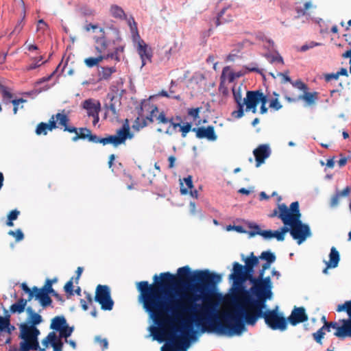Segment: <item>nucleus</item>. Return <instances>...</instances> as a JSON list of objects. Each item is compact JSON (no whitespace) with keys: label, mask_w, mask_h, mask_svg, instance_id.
I'll return each instance as SVG.
<instances>
[{"label":"nucleus","mask_w":351,"mask_h":351,"mask_svg":"<svg viewBox=\"0 0 351 351\" xmlns=\"http://www.w3.org/2000/svg\"><path fill=\"white\" fill-rule=\"evenodd\" d=\"M154 282L136 283L138 298L153 322L163 332L169 324V313L173 317L192 314V321L202 332H217L228 336L241 334V264L235 262L229 280L232 284L226 293L213 294L221 276L208 270H195L189 266L180 267L177 275L164 272L154 275Z\"/></svg>","instance_id":"obj_1"},{"label":"nucleus","mask_w":351,"mask_h":351,"mask_svg":"<svg viewBox=\"0 0 351 351\" xmlns=\"http://www.w3.org/2000/svg\"><path fill=\"white\" fill-rule=\"evenodd\" d=\"M273 295V292L245 295L243 286V333L247 330V325L254 326L259 318H264L266 324L273 330L287 328V322L278 314L277 309L267 308V301L271 300Z\"/></svg>","instance_id":"obj_2"},{"label":"nucleus","mask_w":351,"mask_h":351,"mask_svg":"<svg viewBox=\"0 0 351 351\" xmlns=\"http://www.w3.org/2000/svg\"><path fill=\"white\" fill-rule=\"evenodd\" d=\"M284 225L283 227L275 231L271 230H262L258 224L243 220V233L247 234L249 238L260 235L265 240L276 238L278 241H283L285 234L289 232L298 245L302 244L308 238L312 237L310 226L307 223H302L300 219L295 218L293 221L288 223H284Z\"/></svg>","instance_id":"obj_3"},{"label":"nucleus","mask_w":351,"mask_h":351,"mask_svg":"<svg viewBox=\"0 0 351 351\" xmlns=\"http://www.w3.org/2000/svg\"><path fill=\"white\" fill-rule=\"evenodd\" d=\"M38 313L35 312L32 306L26 308L27 317L26 322L20 325L19 337L23 339L20 343V351L36 350L39 348L38 336L40 334V330L36 326L43 322L42 316Z\"/></svg>","instance_id":"obj_4"},{"label":"nucleus","mask_w":351,"mask_h":351,"mask_svg":"<svg viewBox=\"0 0 351 351\" xmlns=\"http://www.w3.org/2000/svg\"><path fill=\"white\" fill-rule=\"evenodd\" d=\"M271 264L269 263V262H265L262 265L261 268L258 271V275L256 276L254 287H250L249 289H246L245 287H244L245 295L265 294L273 292V283L271 277H265V271L270 268Z\"/></svg>","instance_id":"obj_5"},{"label":"nucleus","mask_w":351,"mask_h":351,"mask_svg":"<svg viewBox=\"0 0 351 351\" xmlns=\"http://www.w3.org/2000/svg\"><path fill=\"white\" fill-rule=\"evenodd\" d=\"M74 330L73 326H69L66 324L58 332L59 335H57L56 332L52 331L49 332L46 337L42 341V344L48 348L49 345L53 348V351H62L64 343L62 341V338L67 339L70 337Z\"/></svg>","instance_id":"obj_6"},{"label":"nucleus","mask_w":351,"mask_h":351,"mask_svg":"<svg viewBox=\"0 0 351 351\" xmlns=\"http://www.w3.org/2000/svg\"><path fill=\"white\" fill-rule=\"evenodd\" d=\"M243 286L246 282H248L251 287H254L256 276H254V267H256L259 263L258 257L256 256L253 252H251L249 256L244 257L243 256Z\"/></svg>","instance_id":"obj_7"},{"label":"nucleus","mask_w":351,"mask_h":351,"mask_svg":"<svg viewBox=\"0 0 351 351\" xmlns=\"http://www.w3.org/2000/svg\"><path fill=\"white\" fill-rule=\"evenodd\" d=\"M133 134L130 132V128L128 123H124L121 128L118 129L114 135H109L102 138V145L112 144L114 147H117L121 144H125L127 139H131Z\"/></svg>","instance_id":"obj_8"},{"label":"nucleus","mask_w":351,"mask_h":351,"mask_svg":"<svg viewBox=\"0 0 351 351\" xmlns=\"http://www.w3.org/2000/svg\"><path fill=\"white\" fill-rule=\"evenodd\" d=\"M140 110L141 117H137L136 123L139 127L144 128L154 122V117H156L158 108L156 106L151 104L149 101H143Z\"/></svg>","instance_id":"obj_9"},{"label":"nucleus","mask_w":351,"mask_h":351,"mask_svg":"<svg viewBox=\"0 0 351 351\" xmlns=\"http://www.w3.org/2000/svg\"><path fill=\"white\" fill-rule=\"evenodd\" d=\"M95 301L101 305L104 311H111L114 301L111 298L110 289L108 285H98L95 290Z\"/></svg>","instance_id":"obj_10"},{"label":"nucleus","mask_w":351,"mask_h":351,"mask_svg":"<svg viewBox=\"0 0 351 351\" xmlns=\"http://www.w3.org/2000/svg\"><path fill=\"white\" fill-rule=\"evenodd\" d=\"M278 210L279 214L278 217L282 220L283 223H288L295 218H301L299 203L298 202H292L289 208L284 204H280Z\"/></svg>","instance_id":"obj_11"},{"label":"nucleus","mask_w":351,"mask_h":351,"mask_svg":"<svg viewBox=\"0 0 351 351\" xmlns=\"http://www.w3.org/2000/svg\"><path fill=\"white\" fill-rule=\"evenodd\" d=\"M241 77V71L234 73L230 66H225L220 77V84L219 90L223 95H228V88L225 86V83H232L237 78Z\"/></svg>","instance_id":"obj_12"},{"label":"nucleus","mask_w":351,"mask_h":351,"mask_svg":"<svg viewBox=\"0 0 351 351\" xmlns=\"http://www.w3.org/2000/svg\"><path fill=\"white\" fill-rule=\"evenodd\" d=\"M99 35L94 36L93 39L95 43V49L97 54L104 55L107 51L110 40L107 39L104 28L99 29Z\"/></svg>","instance_id":"obj_13"},{"label":"nucleus","mask_w":351,"mask_h":351,"mask_svg":"<svg viewBox=\"0 0 351 351\" xmlns=\"http://www.w3.org/2000/svg\"><path fill=\"white\" fill-rule=\"evenodd\" d=\"M189 340L184 337H174L171 343L162 346L161 351H186L189 347Z\"/></svg>","instance_id":"obj_14"},{"label":"nucleus","mask_w":351,"mask_h":351,"mask_svg":"<svg viewBox=\"0 0 351 351\" xmlns=\"http://www.w3.org/2000/svg\"><path fill=\"white\" fill-rule=\"evenodd\" d=\"M261 90L247 91L246 97L243 99V106L245 105L246 110H251L253 113L256 112V106L261 99Z\"/></svg>","instance_id":"obj_15"},{"label":"nucleus","mask_w":351,"mask_h":351,"mask_svg":"<svg viewBox=\"0 0 351 351\" xmlns=\"http://www.w3.org/2000/svg\"><path fill=\"white\" fill-rule=\"evenodd\" d=\"M341 322L343 323L341 326H339L337 322H330L331 328L336 330L334 335L341 339L346 337H351V321L342 319Z\"/></svg>","instance_id":"obj_16"},{"label":"nucleus","mask_w":351,"mask_h":351,"mask_svg":"<svg viewBox=\"0 0 351 351\" xmlns=\"http://www.w3.org/2000/svg\"><path fill=\"white\" fill-rule=\"evenodd\" d=\"M170 126L167 128L165 133L169 135H172L174 132H176V129L179 128V130L181 132L182 138H185L187 134L191 130V123L189 122L184 123L181 125L180 123L174 121L173 117H171L169 121Z\"/></svg>","instance_id":"obj_17"},{"label":"nucleus","mask_w":351,"mask_h":351,"mask_svg":"<svg viewBox=\"0 0 351 351\" xmlns=\"http://www.w3.org/2000/svg\"><path fill=\"white\" fill-rule=\"evenodd\" d=\"M191 131L195 132L197 138H206L211 141H215L217 138L215 128L212 125L208 127L191 128Z\"/></svg>","instance_id":"obj_18"},{"label":"nucleus","mask_w":351,"mask_h":351,"mask_svg":"<svg viewBox=\"0 0 351 351\" xmlns=\"http://www.w3.org/2000/svg\"><path fill=\"white\" fill-rule=\"evenodd\" d=\"M232 91L237 104V110L231 113V119L234 120L241 117V84H234Z\"/></svg>","instance_id":"obj_19"},{"label":"nucleus","mask_w":351,"mask_h":351,"mask_svg":"<svg viewBox=\"0 0 351 351\" xmlns=\"http://www.w3.org/2000/svg\"><path fill=\"white\" fill-rule=\"evenodd\" d=\"M288 319L292 326H296L300 323L306 322L308 316L304 307H295Z\"/></svg>","instance_id":"obj_20"},{"label":"nucleus","mask_w":351,"mask_h":351,"mask_svg":"<svg viewBox=\"0 0 351 351\" xmlns=\"http://www.w3.org/2000/svg\"><path fill=\"white\" fill-rule=\"evenodd\" d=\"M271 154V150L268 145H261L254 150V155L256 158V167H260L264 163L265 160Z\"/></svg>","instance_id":"obj_21"},{"label":"nucleus","mask_w":351,"mask_h":351,"mask_svg":"<svg viewBox=\"0 0 351 351\" xmlns=\"http://www.w3.org/2000/svg\"><path fill=\"white\" fill-rule=\"evenodd\" d=\"M82 108L86 110L88 117L93 116L101 111V104L99 101L94 99H88L82 103Z\"/></svg>","instance_id":"obj_22"},{"label":"nucleus","mask_w":351,"mask_h":351,"mask_svg":"<svg viewBox=\"0 0 351 351\" xmlns=\"http://www.w3.org/2000/svg\"><path fill=\"white\" fill-rule=\"evenodd\" d=\"M137 51L142 60V66L146 64L147 60L151 62L152 52L151 49L148 47L144 40L141 39L138 40Z\"/></svg>","instance_id":"obj_23"},{"label":"nucleus","mask_w":351,"mask_h":351,"mask_svg":"<svg viewBox=\"0 0 351 351\" xmlns=\"http://www.w3.org/2000/svg\"><path fill=\"white\" fill-rule=\"evenodd\" d=\"M55 117L58 125L64 127V131L69 133L76 132L77 130V128L68 125L69 119L66 114L64 113H57Z\"/></svg>","instance_id":"obj_24"},{"label":"nucleus","mask_w":351,"mask_h":351,"mask_svg":"<svg viewBox=\"0 0 351 351\" xmlns=\"http://www.w3.org/2000/svg\"><path fill=\"white\" fill-rule=\"evenodd\" d=\"M340 261V255L335 247H332L329 254V261H326L327 267L335 268Z\"/></svg>","instance_id":"obj_25"},{"label":"nucleus","mask_w":351,"mask_h":351,"mask_svg":"<svg viewBox=\"0 0 351 351\" xmlns=\"http://www.w3.org/2000/svg\"><path fill=\"white\" fill-rule=\"evenodd\" d=\"M30 300H27V299L24 298H20L17 300L15 303L12 304L10 307V311L12 313H18L21 314L26 311V306L27 302H29Z\"/></svg>","instance_id":"obj_26"},{"label":"nucleus","mask_w":351,"mask_h":351,"mask_svg":"<svg viewBox=\"0 0 351 351\" xmlns=\"http://www.w3.org/2000/svg\"><path fill=\"white\" fill-rule=\"evenodd\" d=\"M47 293L43 291H35L34 297L36 300H38L40 305L43 308H46L50 306L52 303V300Z\"/></svg>","instance_id":"obj_27"},{"label":"nucleus","mask_w":351,"mask_h":351,"mask_svg":"<svg viewBox=\"0 0 351 351\" xmlns=\"http://www.w3.org/2000/svg\"><path fill=\"white\" fill-rule=\"evenodd\" d=\"M66 319L64 316H56L51 319L50 328L54 332H59L66 324Z\"/></svg>","instance_id":"obj_28"},{"label":"nucleus","mask_w":351,"mask_h":351,"mask_svg":"<svg viewBox=\"0 0 351 351\" xmlns=\"http://www.w3.org/2000/svg\"><path fill=\"white\" fill-rule=\"evenodd\" d=\"M110 15L117 19L123 20L126 19L124 10L117 5H112L110 8Z\"/></svg>","instance_id":"obj_29"},{"label":"nucleus","mask_w":351,"mask_h":351,"mask_svg":"<svg viewBox=\"0 0 351 351\" xmlns=\"http://www.w3.org/2000/svg\"><path fill=\"white\" fill-rule=\"evenodd\" d=\"M105 58V55H99L95 57H90L87 58L84 60L85 64L89 67L92 68L95 66H97L100 62H101Z\"/></svg>","instance_id":"obj_30"},{"label":"nucleus","mask_w":351,"mask_h":351,"mask_svg":"<svg viewBox=\"0 0 351 351\" xmlns=\"http://www.w3.org/2000/svg\"><path fill=\"white\" fill-rule=\"evenodd\" d=\"M90 130H89L86 128H77V130L76 131V132H74L75 134V135L72 138V141L75 142V141H78L79 139L87 138L88 136H86V134L88 135V134L90 133Z\"/></svg>","instance_id":"obj_31"},{"label":"nucleus","mask_w":351,"mask_h":351,"mask_svg":"<svg viewBox=\"0 0 351 351\" xmlns=\"http://www.w3.org/2000/svg\"><path fill=\"white\" fill-rule=\"evenodd\" d=\"M184 182L186 186V188H184L183 186V183L181 182L180 192L182 195H186L189 193V189H193V188L192 176H188L186 178H184Z\"/></svg>","instance_id":"obj_32"},{"label":"nucleus","mask_w":351,"mask_h":351,"mask_svg":"<svg viewBox=\"0 0 351 351\" xmlns=\"http://www.w3.org/2000/svg\"><path fill=\"white\" fill-rule=\"evenodd\" d=\"M258 258L269 262V263H274L276 261V257L274 253L267 250L263 252Z\"/></svg>","instance_id":"obj_33"},{"label":"nucleus","mask_w":351,"mask_h":351,"mask_svg":"<svg viewBox=\"0 0 351 351\" xmlns=\"http://www.w3.org/2000/svg\"><path fill=\"white\" fill-rule=\"evenodd\" d=\"M115 72L116 68L114 66L102 67L101 71L99 73V75L102 80H108L111 77L112 74Z\"/></svg>","instance_id":"obj_34"},{"label":"nucleus","mask_w":351,"mask_h":351,"mask_svg":"<svg viewBox=\"0 0 351 351\" xmlns=\"http://www.w3.org/2000/svg\"><path fill=\"white\" fill-rule=\"evenodd\" d=\"M265 56L268 62L271 64H283L284 63L282 56L278 53L276 54L266 53Z\"/></svg>","instance_id":"obj_35"},{"label":"nucleus","mask_w":351,"mask_h":351,"mask_svg":"<svg viewBox=\"0 0 351 351\" xmlns=\"http://www.w3.org/2000/svg\"><path fill=\"white\" fill-rule=\"evenodd\" d=\"M53 290L54 289L52 288V282L49 281V279H47L45 285L41 289H38L36 286L33 287V291H46L47 293H53Z\"/></svg>","instance_id":"obj_36"},{"label":"nucleus","mask_w":351,"mask_h":351,"mask_svg":"<svg viewBox=\"0 0 351 351\" xmlns=\"http://www.w3.org/2000/svg\"><path fill=\"white\" fill-rule=\"evenodd\" d=\"M317 93L316 92L314 93H308L304 91V95L302 97V98L305 100L308 105L313 104L317 99Z\"/></svg>","instance_id":"obj_37"},{"label":"nucleus","mask_w":351,"mask_h":351,"mask_svg":"<svg viewBox=\"0 0 351 351\" xmlns=\"http://www.w3.org/2000/svg\"><path fill=\"white\" fill-rule=\"evenodd\" d=\"M8 326H10V316L9 315L5 317L0 316V331L4 332Z\"/></svg>","instance_id":"obj_38"},{"label":"nucleus","mask_w":351,"mask_h":351,"mask_svg":"<svg viewBox=\"0 0 351 351\" xmlns=\"http://www.w3.org/2000/svg\"><path fill=\"white\" fill-rule=\"evenodd\" d=\"M86 295L85 298L80 300V304L84 311H86L88 308V305L92 304L93 298L90 293L84 292Z\"/></svg>","instance_id":"obj_39"},{"label":"nucleus","mask_w":351,"mask_h":351,"mask_svg":"<svg viewBox=\"0 0 351 351\" xmlns=\"http://www.w3.org/2000/svg\"><path fill=\"white\" fill-rule=\"evenodd\" d=\"M202 110V107L191 108L187 109L188 116L193 118L194 121H196L199 118V113Z\"/></svg>","instance_id":"obj_40"},{"label":"nucleus","mask_w":351,"mask_h":351,"mask_svg":"<svg viewBox=\"0 0 351 351\" xmlns=\"http://www.w3.org/2000/svg\"><path fill=\"white\" fill-rule=\"evenodd\" d=\"M49 130L47 123L44 122H41L38 124L36 128V134L37 135H47V131Z\"/></svg>","instance_id":"obj_41"},{"label":"nucleus","mask_w":351,"mask_h":351,"mask_svg":"<svg viewBox=\"0 0 351 351\" xmlns=\"http://www.w3.org/2000/svg\"><path fill=\"white\" fill-rule=\"evenodd\" d=\"M8 234L13 237L16 242L21 241L24 239V234L21 229L16 230H10Z\"/></svg>","instance_id":"obj_42"},{"label":"nucleus","mask_w":351,"mask_h":351,"mask_svg":"<svg viewBox=\"0 0 351 351\" xmlns=\"http://www.w3.org/2000/svg\"><path fill=\"white\" fill-rule=\"evenodd\" d=\"M21 289L28 294L27 300H32V299L34 297L35 291H33V288L31 289L28 287L26 283H22L21 285Z\"/></svg>","instance_id":"obj_43"},{"label":"nucleus","mask_w":351,"mask_h":351,"mask_svg":"<svg viewBox=\"0 0 351 351\" xmlns=\"http://www.w3.org/2000/svg\"><path fill=\"white\" fill-rule=\"evenodd\" d=\"M325 335V332L323 331V328H319L316 332H314L313 334L314 339L316 341L317 343L322 344V339L324 338V336Z\"/></svg>","instance_id":"obj_44"},{"label":"nucleus","mask_w":351,"mask_h":351,"mask_svg":"<svg viewBox=\"0 0 351 351\" xmlns=\"http://www.w3.org/2000/svg\"><path fill=\"white\" fill-rule=\"evenodd\" d=\"M123 50V47H116L113 52L108 53L106 56H105L104 59L111 58V59H115L116 60L119 61V58L118 57V51H122Z\"/></svg>","instance_id":"obj_45"},{"label":"nucleus","mask_w":351,"mask_h":351,"mask_svg":"<svg viewBox=\"0 0 351 351\" xmlns=\"http://www.w3.org/2000/svg\"><path fill=\"white\" fill-rule=\"evenodd\" d=\"M27 100L26 99H24L23 98H20V99H12L11 101V103L13 104L14 106V108H13V113L14 114H16L18 112V110H19V104H23V103H25L26 102Z\"/></svg>","instance_id":"obj_46"},{"label":"nucleus","mask_w":351,"mask_h":351,"mask_svg":"<svg viewBox=\"0 0 351 351\" xmlns=\"http://www.w3.org/2000/svg\"><path fill=\"white\" fill-rule=\"evenodd\" d=\"M73 278H71L64 285V289L66 293L69 295H73Z\"/></svg>","instance_id":"obj_47"},{"label":"nucleus","mask_w":351,"mask_h":351,"mask_svg":"<svg viewBox=\"0 0 351 351\" xmlns=\"http://www.w3.org/2000/svg\"><path fill=\"white\" fill-rule=\"evenodd\" d=\"M319 45H321V43L312 41L308 44L303 45L300 47V51L304 52L310 49H312L316 46H319Z\"/></svg>","instance_id":"obj_48"},{"label":"nucleus","mask_w":351,"mask_h":351,"mask_svg":"<svg viewBox=\"0 0 351 351\" xmlns=\"http://www.w3.org/2000/svg\"><path fill=\"white\" fill-rule=\"evenodd\" d=\"M95 339V341L99 343L102 350L108 348V342L106 339H101L100 337H96Z\"/></svg>","instance_id":"obj_49"},{"label":"nucleus","mask_w":351,"mask_h":351,"mask_svg":"<svg viewBox=\"0 0 351 351\" xmlns=\"http://www.w3.org/2000/svg\"><path fill=\"white\" fill-rule=\"evenodd\" d=\"M156 117V120L158 121V122L159 123L166 124V123H168L170 120V119H169L166 117L164 112H160L159 114Z\"/></svg>","instance_id":"obj_50"},{"label":"nucleus","mask_w":351,"mask_h":351,"mask_svg":"<svg viewBox=\"0 0 351 351\" xmlns=\"http://www.w3.org/2000/svg\"><path fill=\"white\" fill-rule=\"evenodd\" d=\"M86 136H87V138L89 141L90 142H93V143H101L102 144V141H101V139L102 138H100L99 136H97V135L95 134H93L91 133V131L90 130V133L88 134H86Z\"/></svg>","instance_id":"obj_51"},{"label":"nucleus","mask_w":351,"mask_h":351,"mask_svg":"<svg viewBox=\"0 0 351 351\" xmlns=\"http://www.w3.org/2000/svg\"><path fill=\"white\" fill-rule=\"evenodd\" d=\"M269 107L275 110H278L282 108V105L279 102L278 98H276L271 100Z\"/></svg>","instance_id":"obj_52"},{"label":"nucleus","mask_w":351,"mask_h":351,"mask_svg":"<svg viewBox=\"0 0 351 351\" xmlns=\"http://www.w3.org/2000/svg\"><path fill=\"white\" fill-rule=\"evenodd\" d=\"M114 99V96H110V102L108 104H106V108L110 110L113 115L117 114V110L114 104L112 103L113 99Z\"/></svg>","instance_id":"obj_53"},{"label":"nucleus","mask_w":351,"mask_h":351,"mask_svg":"<svg viewBox=\"0 0 351 351\" xmlns=\"http://www.w3.org/2000/svg\"><path fill=\"white\" fill-rule=\"evenodd\" d=\"M55 115H53L49 121V123H47V126L49 131H52L53 129L57 128V121L55 120Z\"/></svg>","instance_id":"obj_54"},{"label":"nucleus","mask_w":351,"mask_h":351,"mask_svg":"<svg viewBox=\"0 0 351 351\" xmlns=\"http://www.w3.org/2000/svg\"><path fill=\"white\" fill-rule=\"evenodd\" d=\"M158 95L168 97V98H173V99H175L178 101L181 100V97L179 95H171L169 94L168 92L166 90H162L161 92L159 93Z\"/></svg>","instance_id":"obj_55"},{"label":"nucleus","mask_w":351,"mask_h":351,"mask_svg":"<svg viewBox=\"0 0 351 351\" xmlns=\"http://www.w3.org/2000/svg\"><path fill=\"white\" fill-rule=\"evenodd\" d=\"M25 16V11H24V12H23V18L21 20V21H19L18 23V24L15 26L14 32H20L22 30V29L24 26L23 21H24Z\"/></svg>","instance_id":"obj_56"},{"label":"nucleus","mask_w":351,"mask_h":351,"mask_svg":"<svg viewBox=\"0 0 351 351\" xmlns=\"http://www.w3.org/2000/svg\"><path fill=\"white\" fill-rule=\"evenodd\" d=\"M293 85L300 89V90H304V91H306L307 90V86H306L305 84H304L302 81L300 80H298L296 82H295L294 83H293Z\"/></svg>","instance_id":"obj_57"},{"label":"nucleus","mask_w":351,"mask_h":351,"mask_svg":"<svg viewBox=\"0 0 351 351\" xmlns=\"http://www.w3.org/2000/svg\"><path fill=\"white\" fill-rule=\"evenodd\" d=\"M339 196L337 193L333 195L330 199V206L331 208H335L339 205Z\"/></svg>","instance_id":"obj_58"},{"label":"nucleus","mask_w":351,"mask_h":351,"mask_svg":"<svg viewBox=\"0 0 351 351\" xmlns=\"http://www.w3.org/2000/svg\"><path fill=\"white\" fill-rule=\"evenodd\" d=\"M339 78V74L337 73H328L324 75V79L326 82H330L332 80H337Z\"/></svg>","instance_id":"obj_59"},{"label":"nucleus","mask_w":351,"mask_h":351,"mask_svg":"<svg viewBox=\"0 0 351 351\" xmlns=\"http://www.w3.org/2000/svg\"><path fill=\"white\" fill-rule=\"evenodd\" d=\"M1 93H2L3 99L4 100H5V99H10L12 98V97H13L12 93H11L8 90V88H7V87H5V88L1 90Z\"/></svg>","instance_id":"obj_60"},{"label":"nucleus","mask_w":351,"mask_h":351,"mask_svg":"<svg viewBox=\"0 0 351 351\" xmlns=\"http://www.w3.org/2000/svg\"><path fill=\"white\" fill-rule=\"evenodd\" d=\"M20 212L17 210H12L8 215V219L12 221L16 220L19 215Z\"/></svg>","instance_id":"obj_61"},{"label":"nucleus","mask_w":351,"mask_h":351,"mask_svg":"<svg viewBox=\"0 0 351 351\" xmlns=\"http://www.w3.org/2000/svg\"><path fill=\"white\" fill-rule=\"evenodd\" d=\"M43 59L42 56H40L39 59H36L35 62L30 64L27 66V70H33L41 65V64L39 63L40 61H41Z\"/></svg>","instance_id":"obj_62"},{"label":"nucleus","mask_w":351,"mask_h":351,"mask_svg":"<svg viewBox=\"0 0 351 351\" xmlns=\"http://www.w3.org/2000/svg\"><path fill=\"white\" fill-rule=\"evenodd\" d=\"M276 75L277 76L281 77L282 83L291 82V78L285 73L278 72Z\"/></svg>","instance_id":"obj_63"},{"label":"nucleus","mask_w":351,"mask_h":351,"mask_svg":"<svg viewBox=\"0 0 351 351\" xmlns=\"http://www.w3.org/2000/svg\"><path fill=\"white\" fill-rule=\"evenodd\" d=\"M98 27H99V25L97 24L89 23V24L86 25L84 27V29L85 31L89 32L91 29L94 31V30L98 29Z\"/></svg>","instance_id":"obj_64"}]
</instances>
